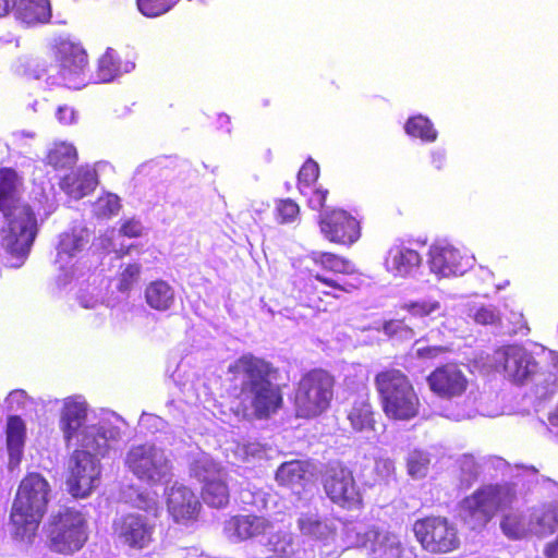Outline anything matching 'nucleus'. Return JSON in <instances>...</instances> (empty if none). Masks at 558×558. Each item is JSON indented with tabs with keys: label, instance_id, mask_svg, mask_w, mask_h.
Returning a JSON list of instances; mask_svg holds the SVG:
<instances>
[{
	"label": "nucleus",
	"instance_id": "e2e57ef3",
	"mask_svg": "<svg viewBox=\"0 0 558 558\" xmlns=\"http://www.w3.org/2000/svg\"><path fill=\"white\" fill-rule=\"evenodd\" d=\"M324 294H325V295H327V296H332V298H335V299H338V298H339V295H338V294H336V293L324 292Z\"/></svg>",
	"mask_w": 558,
	"mask_h": 558
},
{
	"label": "nucleus",
	"instance_id": "423d86ee",
	"mask_svg": "<svg viewBox=\"0 0 558 558\" xmlns=\"http://www.w3.org/2000/svg\"><path fill=\"white\" fill-rule=\"evenodd\" d=\"M515 499L517 488L513 483L482 485L462 500V521L471 530H483L499 511L509 508Z\"/></svg>",
	"mask_w": 558,
	"mask_h": 558
},
{
	"label": "nucleus",
	"instance_id": "864d4df0",
	"mask_svg": "<svg viewBox=\"0 0 558 558\" xmlns=\"http://www.w3.org/2000/svg\"><path fill=\"white\" fill-rule=\"evenodd\" d=\"M56 116L58 121L62 124H71L75 120L74 109L66 105L58 107Z\"/></svg>",
	"mask_w": 558,
	"mask_h": 558
},
{
	"label": "nucleus",
	"instance_id": "39448f33",
	"mask_svg": "<svg viewBox=\"0 0 558 558\" xmlns=\"http://www.w3.org/2000/svg\"><path fill=\"white\" fill-rule=\"evenodd\" d=\"M336 376L323 367L304 372L296 381L292 404L298 418L311 420L324 414L335 398Z\"/></svg>",
	"mask_w": 558,
	"mask_h": 558
},
{
	"label": "nucleus",
	"instance_id": "b1692460",
	"mask_svg": "<svg viewBox=\"0 0 558 558\" xmlns=\"http://www.w3.org/2000/svg\"><path fill=\"white\" fill-rule=\"evenodd\" d=\"M87 416L85 403L75 400H66L63 404L60 427L66 445L78 434L84 426Z\"/></svg>",
	"mask_w": 558,
	"mask_h": 558
},
{
	"label": "nucleus",
	"instance_id": "4be33fe9",
	"mask_svg": "<svg viewBox=\"0 0 558 558\" xmlns=\"http://www.w3.org/2000/svg\"><path fill=\"white\" fill-rule=\"evenodd\" d=\"M537 363L530 352L517 345L509 347L505 353V367L517 383H523L536 372Z\"/></svg>",
	"mask_w": 558,
	"mask_h": 558
},
{
	"label": "nucleus",
	"instance_id": "680f3d73",
	"mask_svg": "<svg viewBox=\"0 0 558 558\" xmlns=\"http://www.w3.org/2000/svg\"><path fill=\"white\" fill-rule=\"evenodd\" d=\"M554 365L558 367V353H555L553 356Z\"/></svg>",
	"mask_w": 558,
	"mask_h": 558
},
{
	"label": "nucleus",
	"instance_id": "4468645a",
	"mask_svg": "<svg viewBox=\"0 0 558 558\" xmlns=\"http://www.w3.org/2000/svg\"><path fill=\"white\" fill-rule=\"evenodd\" d=\"M318 227L326 240L342 246H351L362 234L360 221L341 208H332L320 214Z\"/></svg>",
	"mask_w": 558,
	"mask_h": 558
},
{
	"label": "nucleus",
	"instance_id": "58836bf2",
	"mask_svg": "<svg viewBox=\"0 0 558 558\" xmlns=\"http://www.w3.org/2000/svg\"><path fill=\"white\" fill-rule=\"evenodd\" d=\"M121 209V202L118 195L106 193L99 196L94 203V214L99 219H109Z\"/></svg>",
	"mask_w": 558,
	"mask_h": 558
},
{
	"label": "nucleus",
	"instance_id": "0e129e2a",
	"mask_svg": "<svg viewBox=\"0 0 558 558\" xmlns=\"http://www.w3.org/2000/svg\"><path fill=\"white\" fill-rule=\"evenodd\" d=\"M263 105H264L265 107L269 106V100H267V99H266V100H264Z\"/></svg>",
	"mask_w": 558,
	"mask_h": 558
},
{
	"label": "nucleus",
	"instance_id": "de8ad7c7",
	"mask_svg": "<svg viewBox=\"0 0 558 558\" xmlns=\"http://www.w3.org/2000/svg\"><path fill=\"white\" fill-rule=\"evenodd\" d=\"M472 317L475 323L481 325H497L500 323V313L492 305L477 307Z\"/></svg>",
	"mask_w": 558,
	"mask_h": 558
},
{
	"label": "nucleus",
	"instance_id": "c756f323",
	"mask_svg": "<svg viewBox=\"0 0 558 558\" xmlns=\"http://www.w3.org/2000/svg\"><path fill=\"white\" fill-rule=\"evenodd\" d=\"M298 527L302 535L317 541L327 539L335 534V530L326 521L311 514L299 518Z\"/></svg>",
	"mask_w": 558,
	"mask_h": 558
},
{
	"label": "nucleus",
	"instance_id": "bb28decb",
	"mask_svg": "<svg viewBox=\"0 0 558 558\" xmlns=\"http://www.w3.org/2000/svg\"><path fill=\"white\" fill-rule=\"evenodd\" d=\"M144 296L148 306L158 312L170 310L175 300L174 289L162 279L150 281L145 287Z\"/></svg>",
	"mask_w": 558,
	"mask_h": 558
},
{
	"label": "nucleus",
	"instance_id": "6e6d98bb",
	"mask_svg": "<svg viewBox=\"0 0 558 558\" xmlns=\"http://www.w3.org/2000/svg\"><path fill=\"white\" fill-rule=\"evenodd\" d=\"M16 0H0V17L8 15L15 10Z\"/></svg>",
	"mask_w": 558,
	"mask_h": 558
},
{
	"label": "nucleus",
	"instance_id": "2f4dec72",
	"mask_svg": "<svg viewBox=\"0 0 558 558\" xmlns=\"http://www.w3.org/2000/svg\"><path fill=\"white\" fill-rule=\"evenodd\" d=\"M405 133L423 142H435L438 133L430 120L422 114L410 117L404 124Z\"/></svg>",
	"mask_w": 558,
	"mask_h": 558
},
{
	"label": "nucleus",
	"instance_id": "79ce46f5",
	"mask_svg": "<svg viewBox=\"0 0 558 558\" xmlns=\"http://www.w3.org/2000/svg\"><path fill=\"white\" fill-rule=\"evenodd\" d=\"M85 241L83 236L75 231L64 232L61 234L58 244V254L60 256L72 257L83 250Z\"/></svg>",
	"mask_w": 558,
	"mask_h": 558
},
{
	"label": "nucleus",
	"instance_id": "09e8293b",
	"mask_svg": "<svg viewBox=\"0 0 558 558\" xmlns=\"http://www.w3.org/2000/svg\"><path fill=\"white\" fill-rule=\"evenodd\" d=\"M328 195V189L323 186H313L312 190L307 191V196L304 197L306 198L307 206L311 209L320 211L326 206Z\"/></svg>",
	"mask_w": 558,
	"mask_h": 558
},
{
	"label": "nucleus",
	"instance_id": "473e14b6",
	"mask_svg": "<svg viewBox=\"0 0 558 558\" xmlns=\"http://www.w3.org/2000/svg\"><path fill=\"white\" fill-rule=\"evenodd\" d=\"M77 159L76 148L66 143L56 144L46 156V163L53 169L72 167Z\"/></svg>",
	"mask_w": 558,
	"mask_h": 558
},
{
	"label": "nucleus",
	"instance_id": "0eeeda50",
	"mask_svg": "<svg viewBox=\"0 0 558 558\" xmlns=\"http://www.w3.org/2000/svg\"><path fill=\"white\" fill-rule=\"evenodd\" d=\"M56 72L49 73L46 83L50 87L80 89L86 85V72L89 60L86 50L80 43L69 38H60L51 47Z\"/></svg>",
	"mask_w": 558,
	"mask_h": 558
},
{
	"label": "nucleus",
	"instance_id": "9d476101",
	"mask_svg": "<svg viewBox=\"0 0 558 558\" xmlns=\"http://www.w3.org/2000/svg\"><path fill=\"white\" fill-rule=\"evenodd\" d=\"M124 464L138 481L149 486L168 483L172 477L171 461L154 444L132 446L126 452Z\"/></svg>",
	"mask_w": 558,
	"mask_h": 558
},
{
	"label": "nucleus",
	"instance_id": "603ef678",
	"mask_svg": "<svg viewBox=\"0 0 558 558\" xmlns=\"http://www.w3.org/2000/svg\"><path fill=\"white\" fill-rule=\"evenodd\" d=\"M314 278L322 282L323 284L325 286H328V287H331L333 288L335 290H338V291H341V292H345V293H351L353 292L354 290H356L359 288V284H354V283H348V282H344V283H340L338 282L337 280L335 279H331V278H328V277H325L323 275H319V274H316L314 276Z\"/></svg>",
	"mask_w": 558,
	"mask_h": 558
},
{
	"label": "nucleus",
	"instance_id": "a878e982",
	"mask_svg": "<svg viewBox=\"0 0 558 558\" xmlns=\"http://www.w3.org/2000/svg\"><path fill=\"white\" fill-rule=\"evenodd\" d=\"M7 448L9 452V464L17 466L23 457L26 427L19 415H11L7 422Z\"/></svg>",
	"mask_w": 558,
	"mask_h": 558
},
{
	"label": "nucleus",
	"instance_id": "7ed1b4c3",
	"mask_svg": "<svg viewBox=\"0 0 558 558\" xmlns=\"http://www.w3.org/2000/svg\"><path fill=\"white\" fill-rule=\"evenodd\" d=\"M50 492L49 482L38 472H29L21 480L9 517L16 539H34L48 510Z\"/></svg>",
	"mask_w": 558,
	"mask_h": 558
},
{
	"label": "nucleus",
	"instance_id": "4c0bfd02",
	"mask_svg": "<svg viewBox=\"0 0 558 558\" xmlns=\"http://www.w3.org/2000/svg\"><path fill=\"white\" fill-rule=\"evenodd\" d=\"M500 527L504 534L511 539H520L527 532L524 517L518 512L504 515L500 521Z\"/></svg>",
	"mask_w": 558,
	"mask_h": 558
},
{
	"label": "nucleus",
	"instance_id": "c9c22d12",
	"mask_svg": "<svg viewBox=\"0 0 558 558\" xmlns=\"http://www.w3.org/2000/svg\"><path fill=\"white\" fill-rule=\"evenodd\" d=\"M319 178L318 163L308 158L298 172L296 187L302 196H307V191L312 190Z\"/></svg>",
	"mask_w": 558,
	"mask_h": 558
},
{
	"label": "nucleus",
	"instance_id": "f03ea898",
	"mask_svg": "<svg viewBox=\"0 0 558 558\" xmlns=\"http://www.w3.org/2000/svg\"><path fill=\"white\" fill-rule=\"evenodd\" d=\"M22 184L14 168H0V213L7 225L4 240L15 255L27 254L38 233L35 211L21 196Z\"/></svg>",
	"mask_w": 558,
	"mask_h": 558
},
{
	"label": "nucleus",
	"instance_id": "c03bdc74",
	"mask_svg": "<svg viewBox=\"0 0 558 558\" xmlns=\"http://www.w3.org/2000/svg\"><path fill=\"white\" fill-rule=\"evenodd\" d=\"M137 8L145 16L154 17L168 12L174 0H136Z\"/></svg>",
	"mask_w": 558,
	"mask_h": 558
},
{
	"label": "nucleus",
	"instance_id": "49530a36",
	"mask_svg": "<svg viewBox=\"0 0 558 558\" xmlns=\"http://www.w3.org/2000/svg\"><path fill=\"white\" fill-rule=\"evenodd\" d=\"M141 275V265L140 264H129L122 270L119 277L118 290L120 292L130 291L133 286L137 282Z\"/></svg>",
	"mask_w": 558,
	"mask_h": 558
},
{
	"label": "nucleus",
	"instance_id": "ddd939ff",
	"mask_svg": "<svg viewBox=\"0 0 558 558\" xmlns=\"http://www.w3.org/2000/svg\"><path fill=\"white\" fill-rule=\"evenodd\" d=\"M100 465L95 454L87 450H74L68 468L66 485L75 498H85L97 486Z\"/></svg>",
	"mask_w": 558,
	"mask_h": 558
},
{
	"label": "nucleus",
	"instance_id": "2eb2a0df",
	"mask_svg": "<svg viewBox=\"0 0 558 558\" xmlns=\"http://www.w3.org/2000/svg\"><path fill=\"white\" fill-rule=\"evenodd\" d=\"M429 390L438 398L452 400L462 397L469 387V379L460 365L448 362L435 367L426 377Z\"/></svg>",
	"mask_w": 558,
	"mask_h": 558
},
{
	"label": "nucleus",
	"instance_id": "6ab92c4d",
	"mask_svg": "<svg viewBox=\"0 0 558 558\" xmlns=\"http://www.w3.org/2000/svg\"><path fill=\"white\" fill-rule=\"evenodd\" d=\"M468 267V258L452 246H438L430 251L429 268L439 277L463 275Z\"/></svg>",
	"mask_w": 558,
	"mask_h": 558
},
{
	"label": "nucleus",
	"instance_id": "c85d7f7f",
	"mask_svg": "<svg viewBox=\"0 0 558 558\" xmlns=\"http://www.w3.org/2000/svg\"><path fill=\"white\" fill-rule=\"evenodd\" d=\"M307 473L306 464L300 460H291L280 464L275 478L280 486L294 487L301 485Z\"/></svg>",
	"mask_w": 558,
	"mask_h": 558
},
{
	"label": "nucleus",
	"instance_id": "f3484780",
	"mask_svg": "<svg viewBox=\"0 0 558 558\" xmlns=\"http://www.w3.org/2000/svg\"><path fill=\"white\" fill-rule=\"evenodd\" d=\"M271 529L267 517L254 513L234 514L225 522V532L241 542L265 536Z\"/></svg>",
	"mask_w": 558,
	"mask_h": 558
},
{
	"label": "nucleus",
	"instance_id": "20e7f679",
	"mask_svg": "<svg viewBox=\"0 0 558 558\" xmlns=\"http://www.w3.org/2000/svg\"><path fill=\"white\" fill-rule=\"evenodd\" d=\"M381 410L391 421L408 422L421 411V399L409 375L397 367H385L374 376Z\"/></svg>",
	"mask_w": 558,
	"mask_h": 558
},
{
	"label": "nucleus",
	"instance_id": "9b49d317",
	"mask_svg": "<svg viewBox=\"0 0 558 558\" xmlns=\"http://www.w3.org/2000/svg\"><path fill=\"white\" fill-rule=\"evenodd\" d=\"M413 533L422 548L430 554H448L460 546L456 526L445 517L427 515L417 519L413 524Z\"/></svg>",
	"mask_w": 558,
	"mask_h": 558
},
{
	"label": "nucleus",
	"instance_id": "052dcab7",
	"mask_svg": "<svg viewBox=\"0 0 558 558\" xmlns=\"http://www.w3.org/2000/svg\"><path fill=\"white\" fill-rule=\"evenodd\" d=\"M218 122L220 123L221 126H222V124H229L230 123V118H229V116L223 114V113L219 114Z\"/></svg>",
	"mask_w": 558,
	"mask_h": 558
},
{
	"label": "nucleus",
	"instance_id": "5701e85b",
	"mask_svg": "<svg viewBox=\"0 0 558 558\" xmlns=\"http://www.w3.org/2000/svg\"><path fill=\"white\" fill-rule=\"evenodd\" d=\"M14 15L26 26L49 23L52 16L50 0H16Z\"/></svg>",
	"mask_w": 558,
	"mask_h": 558
},
{
	"label": "nucleus",
	"instance_id": "f8f14e48",
	"mask_svg": "<svg viewBox=\"0 0 558 558\" xmlns=\"http://www.w3.org/2000/svg\"><path fill=\"white\" fill-rule=\"evenodd\" d=\"M111 529L119 545L141 551L154 542L156 524L145 513L128 512L114 518Z\"/></svg>",
	"mask_w": 558,
	"mask_h": 558
},
{
	"label": "nucleus",
	"instance_id": "aec40b11",
	"mask_svg": "<svg viewBox=\"0 0 558 558\" xmlns=\"http://www.w3.org/2000/svg\"><path fill=\"white\" fill-rule=\"evenodd\" d=\"M422 264L421 254L407 245L403 241L389 247L385 267L387 271L396 277L405 278L420 268Z\"/></svg>",
	"mask_w": 558,
	"mask_h": 558
},
{
	"label": "nucleus",
	"instance_id": "1a4fd4ad",
	"mask_svg": "<svg viewBox=\"0 0 558 558\" xmlns=\"http://www.w3.org/2000/svg\"><path fill=\"white\" fill-rule=\"evenodd\" d=\"M320 483L328 499L347 511L361 510L364 496L353 471L341 461L328 462L320 474Z\"/></svg>",
	"mask_w": 558,
	"mask_h": 558
},
{
	"label": "nucleus",
	"instance_id": "412c9836",
	"mask_svg": "<svg viewBox=\"0 0 558 558\" xmlns=\"http://www.w3.org/2000/svg\"><path fill=\"white\" fill-rule=\"evenodd\" d=\"M201 497L203 501L211 508L221 509L229 505L230 489L226 476L221 471H217L204 477Z\"/></svg>",
	"mask_w": 558,
	"mask_h": 558
},
{
	"label": "nucleus",
	"instance_id": "3c124183",
	"mask_svg": "<svg viewBox=\"0 0 558 558\" xmlns=\"http://www.w3.org/2000/svg\"><path fill=\"white\" fill-rule=\"evenodd\" d=\"M448 351V348L444 345H427L417 348L415 355L420 360H435Z\"/></svg>",
	"mask_w": 558,
	"mask_h": 558
},
{
	"label": "nucleus",
	"instance_id": "cd10ccee",
	"mask_svg": "<svg viewBox=\"0 0 558 558\" xmlns=\"http://www.w3.org/2000/svg\"><path fill=\"white\" fill-rule=\"evenodd\" d=\"M400 310L408 313L411 319H417L423 323L427 319L434 320L445 316L442 305L436 299L410 300L402 303Z\"/></svg>",
	"mask_w": 558,
	"mask_h": 558
},
{
	"label": "nucleus",
	"instance_id": "69168bd1",
	"mask_svg": "<svg viewBox=\"0 0 558 558\" xmlns=\"http://www.w3.org/2000/svg\"><path fill=\"white\" fill-rule=\"evenodd\" d=\"M271 544H272V541H271V538H269L268 546H270Z\"/></svg>",
	"mask_w": 558,
	"mask_h": 558
},
{
	"label": "nucleus",
	"instance_id": "393cba45",
	"mask_svg": "<svg viewBox=\"0 0 558 558\" xmlns=\"http://www.w3.org/2000/svg\"><path fill=\"white\" fill-rule=\"evenodd\" d=\"M97 185L94 172L77 169L64 175L60 182L61 189L72 198L80 199L90 194Z\"/></svg>",
	"mask_w": 558,
	"mask_h": 558
},
{
	"label": "nucleus",
	"instance_id": "37998d69",
	"mask_svg": "<svg viewBox=\"0 0 558 558\" xmlns=\"http://www.w3.org/2000/svg\"><path fill=\"white\" fill-rule=\"evenodd\" d=\"M383 331L389 338L398 340H408L414 336L413 328L405 323L404 318L386 320L383 324Z\"/></svg>",
	"mask_w": 558,
	"mask_h": 558
},
{
	"label": "nucleus",
	"instance_id": "f257e3e1",
	"mask_svg": "<svg viewBox=\"0 0 558 558\" xmlns=\"http://www.w3.org/2000/svg\"><path fill=\"white\" fill-rule=\"evenodd\" d=\"M230 390L238 401L236 413L247 416L250 411L258 418H269L283 405V393L272 379L279 376V368L271 362L244 353L228 366Z\"/></svg>",
	"mask_w": 558,
	"mask_h": 558
},
{
	"label": "nucleus",
	"instance_id": "ea45409f",
	"mask_svg": "<svg viewBox=\"0 0 558 558\" xmlns=\"http://www.w3.org/2000/svg\"><path fill=\"white\" fill-rule=\"evenodd\" d=\"M81 446L90 449L95 454H104L107 451L106 430L101 427H92L83 432Z\"/></svg>",
	"mask_w": 558,
	"mask_h": 558
},
{
	"label": "nucleus",
	"instance_id": "dca6fc26",
	"mask_svg": "<svg viewBox=\"0 0 558 558\" xmlns=\"http://www.w3.org/2000/svg\"><path fill=\"white\" fill-rule=\"evenodd\" d=\"M167 511L174 522L187 525L197 521L202 504L195 493L184 485H172L166 498Z\"/></svg>",
	"mask_w": 558,
	"mask_h": 558
},
{
	"label": "nucleus",
	"instance_id": "e433bc0d",
	"mask_svg": "<svg viewBox=\"0 0 558 558\" xmlns=\"http://www.w3.org/2000/svg\"><path fill=\"white\" fill-rule=\"evenodd\" d=\"M300 213V205L292 198H279L275 202L274 218L279 225L295 222Z\"/></svg>",
	"mask_w": 558,
	"mask_h": 558
},
{
	"label": "nucleus",
	"instance_id": "6e6552de",
	"mask_svg": "<svg viewBox=\"0 0 558 558\" xmlns=\"http://www.w3.org/2000/svg\"><path fill=\"white\" fill-rule=\"evenodd\" d=\"M46 537L47 547L51 553L73 555L80 551L88 539L87 521L81 511L64 508L50 517Z\"/></svg>",
	"mask_w": 558,
	"mask_h": 558
},
{
	"label": "nucleus",
	"instance_id": "a211bd4d",
	"mask_svg": "<svg viewBox=\"0 0 558 558\" xmlns=\"http://www.w3.org/2000/svg\"><path fill=\"white\" fill-rule=\"evenodd\" d=\"M345 417L354 433H375L377 428L378 413L372 402L368 391L356 393L348 409Z\"/></svg>",
	"mask_w": 558,
	"mask_h": 558
},
{
	"label": "nucleus",
	"instance_id": "5fc2aeb1",
	"mask_svg": "<svg viewBox=\"0 0 558 558\" xmlns=\"http://www.w3.org/2000/svg\"><path fill=\"white\" fill-rule=\"evenodd\" d=\"M544 555L547 558H558V536L545 546Z\"/></svg>",
	"mask_w": 558,
	"mask_h": 558
},
{
	"label": "nucleus",
	"instance_id": "13d9d810",
	"mask_svg": "<svg viewBox=\"0 0 558 558\" xmlns=\"http://www.w3.org/2000/svg\"><path fill=\"white\" fill-rule=\"evenodd\" d=\"M446 163V158L442 154L440 153H433L432 155V165L434 166L435 169L437 170H440L444 168Z\"/></svg>",
	"mask_w": 558,
	"mask_h": 558
},
{
	"label": "nucleus",
	"instance_id": "72a5a7b5",
	"mask_svg": "<svg viewBox=\"0 0 558 558\" xmlns=\"http://www.w3.org/2000/svg\"><path fill=\"white\" fill-rule=\"evenodd\" d=\"M535 531L538 536L545 537L558 530V505L549 504L543 506L535 513Z\"/></svg>",
	"mask_w": 558,
	"mask_h": 558
},
{
	"label": "nucleus",
	"instance_id": "4d7b16f0",
	"mask_svg": "<svg viewBox=\"0 0 558 558\" xmlns=\"http://www.w3.org/2000/svg\"><path fill=\"white\" fill-rule=\"evenodd\" d=\"M269 550L272 553L274 557H282L287 551L286 542L278 539L276 544L269 548Z\"/></svg>",
	"mask_w": 558,
	"mask_h": 558
},
{
	"label": "nucleus",
	"instance_id": "f704fd0d",
	"mask_svg": "<svg viewBox=\"0 0 558 558\" xmlns=\"http://www.w3.org/2000/svg\"><path fill=\"white\" fill-rule=\"evenodd\" d=\"M429 465V454L422 449L410 451L405 459L407 472L412 478H424L428 473Z\"/></svg>",
	"mask_w": 558,
	"mask_h": 558
},
{
	"label": "nucleus",
	"instance_id": "7c9ffc66",
	"mask_svg": "<svg viewBox=\"0 0 558 558\" xmlns=\"http://www.w3.org/2000/svg\"><path fill=\"white\" fill-rule=\"evenodd\" d=\"M315 265L335 274L350 275L354 272L352 263L343 256L331 252H315L312 255Z\"/></svg>",
	"mask_w": 558,
	"mask_h": 558
},
{
	"label": "nucleus",
	"instance_id": "a19ab883",
	"mask_svg": "<svg viewBox=\"0 0 558 558\" xmlns=\"http://www.w3.org/2000/svg\"><path fill=\"white\" fill-rule=\"evenodd\" d=\"M120 73V62L111 51H106L98 60L97 76L100 82L112 81Z\"/></svg>",
	"mask_w": 558,
	"mask_h": 558
},
{
	"label": "nucleus",
	"instance_id": "bf43d9fd",
	"mask_svg": "<svg viewBox=\"0 0 558 558\" xmlns=\"http://www.w3.org/2000/svg\"><path fill=\"white\" fill-rule=\"evenodd\" d=\"M305 305L313 308L315 312H326V307L322 305V300L308 302Z\"/></svg>",
	"mask_w": 558,
	"mask_h": 558
},
{
	"label": "nucleus",
	"instance_id": "8fccbe9b",
	"mask_svg": "<svg viewBox=\"0 0 558 558\" xmlns=\"http://www.w3.org/2000/svg\"><path fill=\"white\" fill-rule=\"evenodd\" d=\"M144 227L136 218H129L121 221L119 233L123 236L133 239L140 238L143 234Z\"/></svg>",
	"mask_w": 558,
	"mask_h": 558
},
{
	"label": "nucleus",
	"instance_id": "a18cd8bd",
	"mask_svg": "<svg viewBox=\"0 0 558 558\" xmlns=\"http://www.w3.org/2000/svg\"><path fill=\"white\" fill-rule=\"evenodd\" d=\"M374 481L376 484L388 483L395 477L396 468L395 463L389 458H378L374 464Z\"/></svg>",
	"mask_w": 558,
	"mask_h": 558
}]
</instances>
